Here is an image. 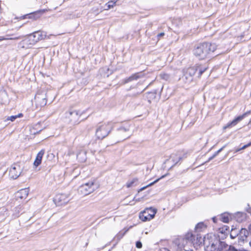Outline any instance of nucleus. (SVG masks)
Wrapping results in <instances>:
<instances>
[{
	"instance_id": "obj_1",
	"label": "nucleus",
	"mask_w": 251,
	"mask_h": 251,
	"mask_svg": "<svg viewBox=\"0 0 251 251\" xmlns=\"http://www.w3.org/2000/svg\"><path fill=\"white\" fill-rule=\"evenodd\" d=\"M216 49L217 46L215 44L204 43L195 48L194 54L200 59H204L213 53Z\"/></svg>"
},
{
	"instance_id": "obj_2",
	"label": "nucleus",
	"mask_w": 251,
	"mask_h": 251,
	"mask_svg": "<svg viewBox=\"0 0 251 251\" xmlns=\"http://www.w3.org/2000/svg\"><path fill=\"white\" fill-rule=\"evenodd\" d=\"M205 251H221L222 250V242L215 236L207 234L204 236V244Z\"/></svg>"
},
{
	"instance_id": "obj_3",
	"label": "nucleus",
	"mask_w": 251,
	"mask_h": 251,
	"mask_svg": "<svg viewBox=\"0 0 251 251\" xmlns=\"http://www.w3.org/2000/svg\"><path fill=\"white\" fill-rule=\"evenodd\" d=\"M183 240L186 242H190L192 244L196 249H198L204 244V237L202 238L201 233L194 232H188L184 235Z\"/></svg>"
},
{
	"instance_id": "obj_4",
	"label": "nucleus",
	"mask_w": 251,
	"mask_h": 251,
	"mask_svg": "<svg viewBox=\"0 0 251 251\" xmlns=\"http://www.w3.org/2000/svg\"><path fill=\"white\" fill-rule=\"evenodd\" d=\"M114 124L112 122L102 124L98 126L96 130V136L98 139L106 137L113 129Z\"/></svg>"
},
{
	"instance_id": "obj_5",
	"label": "nucleus",
	"mask_w": 251,
	"mask_h": 251,
	"mask_svg": "<svg viewBox=\"0 0 251 251\" xmlns=\"http://www.w3.org/2000/svg\"><path fill=\"white\" fill-rule=\"evenodd\" d=\"M131 136L130 133L129 132V129L121 127L118 129L116 133L115 134L114 140L112 144L120 142L123 141Z\"/></svg>"
},
{
	"instance_id": "obj_6",
	"label": "nucleus",
	"mask_w": 251,
	"mask_h": 251,
	"mask_svg": "<svg viewBox=\"0 0 251 251\" xmlns=\"http://www.w3.org/2000/svg\"><path fill=\"white\" fill-rule=\"evenodd\" d=\"M94 185V182L93 181L86 183L80 187L79 190L82 194L88 195L94 191L95 188Z\"/></svg>"
},
{
	"instance_id": "obj_7",
	"label": "nucleus",
	"mask_w": 251,
	"mask_h": 251,
	"mask_svg": "<svg viewBox=\"0 0 251 251\" xmlns=\"http://www.w3.org/2000/svg\"><path fill=\"white\" fill-rule=\"evenodd\" d=\"M22 169L18 164H14L9 170V176L11 178L15 179L17 178L21 175Z\"/></svg>"
},
{
	"instance_id": "obj_8",
	"label": "nucleus",
	"mask_w": 251,
	"mask_h": 251,
	"mask_svg": "<svg viewBox=\"0 0 251 251\" xmlns=\"http://www.w3.org/2000/svg\"><path fill=\"white\" fill-rule=\"evenodd\" d=\"M156 212L154 210H152L151 208L147 209L140 214L139 218L142 221L150 220L154 217Z\"/></svg>"
},
{
	"instance_id": "obj_9",
	"label": "nucleus",
	"mask_w": 251,
	"mask_h": 251,
	"mask_svg": "<svg viewBox=\"0 0 251 251\" xmlns=\"http://www.w3.org/2000/svg\"><path fill=\"white\" fill-rule=\"evenodd\" d=\"M251 113V111H248L244 113L243 115L238 116L237 118L234 119L232 121L228 123L226 126L224 127V129L229 128L235 126L239 122L241 121L244 118L248 115H250Z\"/></svg>"
},
{
	"instance_id": "obj_10",
	"label": "nucleus",
	"mask_w": 251,
	"mask_h": 251,
	"mask_svg": "<svg viewBox=\"0 0 251 251\" xmlns=\"http://www.w3.org/2000/svg\"><path fill=\"white\" fill-rule=\"evenodd\" d=\"M34 99L37 106L42 107L47 104V100L44 94H37Z\"/></svg>"
},
{
	"instance_id": "obj_11",
	"label": "nucleus",
	"mask_w": 251,
	"mask_h": 251,
	"mask_svg": "<svg viewBox=\"0 0 251 251\" xmlns=\"http://www.w3.org/2000/svg\"><path fill=\"white\" fill-rule=\"evenodd\" d=\"M31 37L33 38V42L32 44H35L40 40L44 39L46 35L42 31H35L30 34Z\"/></svg>"
},
{
	"instance_id": "obj_12",
	"label": "nucleus",
	"mask_w": 251,
	"mask_h": 251,
	"mask_svg": "<svg viewBox=\"0 0 251 251\" xmlns=\"http://www.w3.org/2000/svg\"><path fill=\"white\" fill-rule=\"evenodd\" d=\"M33 42V38L31 37V35L30 34L27 38L23 40L21 43L20 44L22 45L23 48H29L31 46L34 45V44H32Z\"/></svg>"
},
{
	"instance_id": "obj_13",
	"label": "nucleus",
	"mask_w": 251,
	"mask_h": 251,
	"mask_svg": "<svg viewBox=\"0 0 251 251\" xmlns=\"http://www.w3.org/2000/svg\"><path fill=\"white\" fill-rule=\"evenodd\" d=\"M45 153V150H41L37 154L35 160L33 163V166L35 167H37L41 164L43 156Z\"/></svg>"
},
{
	"instance_id": "obj_14",
	"label": "nucleus",
	"mask_w": 251,
	"mask_h": 251,
	"mask_svg": "<svg viewBox=\"0 0 251 251\" xmlns=\"http://www.w3.org/2000/svg\"><path fill=\"white\" fill-rule=\"evenodd\" d=\"M197 71V69L196 67H191L189 68L186 71L184 76L186 79H189V80H192V77L194 75L196 72Z\"/></svg>"
},
{
	"instance_id": "obj_15",
	"label": "nucleus",
	"mask_w": 251,
	"mask_h": 251,
	"mask_svg": "<svg viewBox=\"0 0 251 251\" xmlns=\"http://www.w3.org/2000/svg\"><path fill=\"white\" fill-rule=\"evenodd\" d=\"M144 76V74L142 72H139L132 75L128 78L125 79V83H127L130 81L137 80L140 78L143 77Z\"/></svg>"
},
{
	"instance_id": "obj_16",
	"label": "nucleus",
	"mask_w": 251,
	"mask_h": 251,
	"mask_svg": "<svg viewBox=\"0 0 251 251\" xmlns=\"http://www.w3.org/2000/svg\"><path fill=\"white\" fill-rule=\"evenodd\" d=\"M55 201L61 204H65L68 202L69 198L65 194H58L55 198Z\"/></svg>"
},
{
	"instance_id": "obj_17",
	"label": "nucleus",
	"mask_w": 251,
	"mask_h": 251,
	"mask_svg": "<svg viewBox=\"0 0 251 251\" xmlns=\"http://www.w3.org/2000/svg\"><path fill=\"white\" fill-rule=\"evenodd\" d=\"M29 191L28 188L21 189L17 192V197L21 199H25L28 195Z\"/></svg>"
},
{
	"instance_id": "obj_18",
	"label": "nucleus",
	"mask_w": 251,
	"mask_h": 251,
	"mask_svg": "<svg viewBox=\"0 0 251 251\" xmlns=\"http://www.w3.org/2000/svg\"><path fill=\"white\" fill-rule=\"evenodd\" d=\"M206 226L203 223L201 222L198 223L195 228V230L193 231L196 233H201V232L203 231L206 229Z\"/></svg>"
},
{
	"instance_id": "obj_19",
	"label": "nucleus",
	"mask_w": 251,
	"mask_h": 251,
	"mask_svg": "<svg viewBox=\"0 0 251 251\" xmlns=\"http://www.w3.org/2000/svg\"><path fill=\"white\" fill-rule=\"evenodd\" d=\"M220 219L224 223H228L231 220V216L228 213H224L220 215Z\"/></svg>"
},
{
	"instance_id": "obj_20",
	"label": "nucleus",
	"mask_w": 251,
	"mask_h": 251,
	"mask_svg": "<svg viewBox=\"0 0 251 251\" xmlns=\"http://www.w3.org/2000/svg\"><path fill=\"white\" fill-rule=\"evenodd\" d=\"M77 158L81 162H84L86 160V151L81 150L77 154Z\"/></svg>"
},
{
	"instance_id": "obj_21",
	"label": "nucleus",
	"mask_w": 251,
	"mask_h": 251,
	"mask_svg": "<svg viewBox=\"0 0 251 251\" xmlns=\"http://www.w3.org/2000/svg\"><path fill=\"white\" fill-rule=\"evenodd\" d=\"M0 98H1V100H0V102L1 104H6L8 102V97L5 92H2L0 94Z\"/></svg>"
},
{
	"instance_id": "obj_22",
	"label": "nucleus",
	"mask_w": 251,
	"mask_h": 251,
	"mask_svg": "<svg viewBox=\"0 0 251 251\" xmlns=\"http://www.w3.org/2000/svg\"><path fill=\"white\" fill-rule=\"evenodd\" d=\"M165 176V175L164 176H162L161 177H160L159 178H158L156 180H155L154 181L149 184L148 185H147V186H144L142 188H141V189H140L138 191V192H140L141 191H143L144 190H145V189H146L147 188H148V187L149 186H152V185H153L154 184H155V183H156L159 180H160V179L164 177V176Z\"/></svg>"
},
{
	"instance_id": "obj_23",
	"label": "nucleus",
	"mask_w": 251,
	"mask_h": 251,
	"mask_svg": "<svg viewBox=\"0 0 251 251\" xmlns=\"http://www.w3.org/2000/svg\"><path fill=\"white\" fill-rule=\"evenodd\" d=\"M239 232V230H237L236 228L233 227L231 229L230 237L231 238H235L238 235Z\"/></svg>"
},
{
	"instance_id": "obj_24",
	"label": "nucleus",
	"mask_w": 251,
	"mask_h": 251,
	"mask_svg": "<svg viewBox=\"0 0 251 251\" xmlns=\"http://www.w3.org/2000/svg\"><path fill=\"white\" fill-rule=\"evenodd\" d=\"M22 116H23V114L20 113V114H19L16 115L8 117L6 119V120L7 121L10 120L11 121L13 122L15 119H16L17 118H20V117H22Z\"/></svg>"
},
{
	"instance_id": "obj_25",
	"label": "nucleus",
	"mask_w": 251,
	"mask_h": 251,
	"mask_svg": "<svg viewBox=\"0 0 251 251\" xmlns=\"http://www.w3.org/2000/svg\"><path fill=\"white\" fill-rule=\"evenodd\" d=\"M115 5L114 1H109L105 4L106 8H105V10H108L110 8L114 7Z\"/></svg>"
},
{
	"instance_id": "obj_26",
	"label": "nucleus",
	"mask_w": 251,
	"mask_h": 251,
	"mask_svg": "<svg viewBox=\"0 0 251 251\" xmlns=\"http://www.w3.org/2000/svg\"><path fill=\"white\" fill-rule=\"evenodd\" d=\"M137 181H138L137 178L133 179L131 181H129L126 183L127 187L129 188L130 187H132V186H133V184L137 182Z\"/></svg>"
},
{
	"instance_id": "obj_27",
	"label": "nucleus",
	"mask_w": 251,
	"mask_h": 251,
	"mask_svg": "<svg viewBox=\"0 0 251 251\" xmlns=\"http://www.w3.org/2000/svg\"><path fill=\"white\" fill-rule=\"evenodd\" d=\"M249 231H248L245 228H242L240 231V233L241 234H243L246 237H247L248 236V235L249 234Z\"/></svg>"
},
{
	"instance_id": "obj_28",
	"label": "nucleus",
	"mask_w": 251,
	"mask_h": 251,
	"mask_svg": "<svg viewBox=\"0 0 251 251\" xmlns=\"http://www.w3.org/2000/svg\"><path fill=\"white\" fill-rule=\"evenodd\" d=\"M196 68L197 69V71H199V76H201L202 74L206 70V68L201 69L199 67H197Z\"/></svg>"
},
{
	"instance_id": "obj_29",
	"label": "nucleus",
	"mask_w": 251,
	"mask_h": 251,
	"mask_svg": "<svg viewBox=\"0 0 251 251\" xmlns=\"http://www.w3.org/2000/svg\"><path fill=\"white\" fill-rule=\"evenodd\" d=\"M70 114L71 115H76V116H78V115H80L81 114L80 113V112L79 111H77V110H73V111H70Z\"/></svg>"
},
{
	"instance_id": "obj_30",
	"label": "nucleus",
	"mask_w": 251,
	"mask_h": 251,
	"mask_svg": "<svg viewBox=\"0 0 251 251\" xmlns=\"http://www.w3.org/2000/svg\"><path fill=\"white\" fill-rule=\"evenodd\" d=\"M20 39V37H17L15 38H4L3 37H0V41L4 40H17Z\"/></svg>"
},
{
	"instance_id": "obj_31",
	"label": "nucleus",
	"mask_w": 251,
	"mask_h": 251,
	"mask_svg": "<svg viewBox=\"0 0 251 251\" xmlns=\"http://www.w3.org/2000/svg\"><path fill=\"white\" fill-rule=\"evenodd\" d=\"M223 148H221V149H220L219 150H218L213 156H212L211 157H210L208 160L207 161V162H209L211 160L213 159L217 155H218L219 154V153L220 152H221V151L222 150Z\"/></svg>"
},
{
	"instance_id": "obj_32",
	"label": "nucleus",
	"mask_w": 251,
	"mask_h": 251,
	"mask_svg": "<svg viewBox=\"0 0 251 251\" xmlns=\"http://www.w3.org/2000/svg\"><path fill=\"white\" fill-rule=\"evenodd\" d=\"M136 246L137 248L140 249V248H142V244L141 242L138 241L136 242Z\"/></svg>"
},
{
	"instance_id": "obj_33",
	"label": "nucleus",
	"mask_w": 251,
	"mask_h": 251,
	"mask_svg": "<svg viewBox=\"0 0 251 251\" xmlns=\"http://www.w3.org/2000/svg\"><path fill=\"white\" fill-rule=\"evenodd\" d=\"M250 146H251V142H250L249 143H248V144L246 145H244L243 147H242L241 149V150H244L245 149H246L247 148L250 147Z\"/></svg>"
},
{
	"instance_id": "obj_34",
	"label": "nucleus",
	"mask_w": 251,
	"mask_h": 251,
	"mask_svg": "<svg viewBox=\"0 0 251 251\" xmlns=\"http://www.w3.org/2000/svg\"><path fill=\"white\" fill-rule=\"evenodd\" d=\"M248 229L249 232L251 234V223L248 226Z\"/></svg>"
},
{
	"instance_id": "obj_35",
	"label": "nucleus",
	"mask_w": 251,
	"mask_h": 251,
	"mask_svg": "<svg viewBox=\"0 0 251 251\" xmlns=\"http://www.w3.org/2000/svg\"><path fill=\"white\" fill-rule=\"evenodd\" d=\"M159 251H170L169 250L166 248H162L160 249Z\"/></svg>"
},
{
	"instance_id": "obj_36",
	"label": "nucleus",
	"mask_w": 251,
	"mask_h": 251,
	"mask_svg": "<svg viewBox=\"0 0 251 251\" xmlns=\"http://www.w3.org/2000/svg\"><path fill=\"white\" fill-rule=\"evenodd\" d=\"M232 36H233V37H236V36H237V35L236 34H235V31H233V32H232Z\"/></svg>"
},
{
	"instance_id": "obj_37",
	"label": "nucleus",
	"mask_w": 251,
	"mask_h": 251,
	"mask_svg": "<svg viewBox=\"0 0 251 251\" xmlns=\"http://www.w3.org/2000/svg\"><path fill=\"white\" fill-rule=\"evenodd\" d=\"M164 35V32H161L160 33H159L158 35V37H161V36H163Z\"/></svg>"
},
{
	"instance_id": "obj_38",
	"label": "nucleus",
	"mask_w": 251,
	"mask_h": 251,
	"mask_svg": "<svg viewBox=\"0 0 251 251\" xmlns=\"http://www.w3.org/2000/svg\"><path fill=\"white\" fill-rule=\"evenodd\" d=\"M248 126L251 127V119H250L249 122L248 123Z\"/></svg>"
},
{
	"instance_id": "obj_39",
	"label": "nucleus",
	"mask_w": 251,
	"mask_h": 251,
	"mask_svg": "<svg viewBox=\"0 0 251 251\" xmlns=\"http://www.w3.org/2000/svg\"><path fill=\"white\" fill-rule=\"evenodd\" d=\"M212 220H213V221L214 222V223H216V217H213L212 218Z\"/></svg>"
},
{
	"instance_id": "obj_40",
	"label": "nucleus",
	"mask_w": 251,
	"mask_h": 251,
	"mask_svg": "<svg viewBox=\"0 0 251 251\" xmlns=\"http://www.w3.org/2000/svg\"><path fill=\"white\" fill-rule=\"evenodd\" d=\"M241 148H240V149H237V150L235 151V152H238V151H241Z\"/></svg>"
},
{
	"instance_id": "obj_41",
	"label": "nucleus",
	"mask_w": 251,
	"mask_h": 251,
	"mask_svg": "<svg viewBox=\"0 0 251 251\" xmlns=\"http://www.w3.org/2000/svg\"><path fill=\"white\" fill-rule=\"evenodd\" d=\"M249 245H250V247H251V240L249 242Z\"/></svg>"
},
{
	"instance_id": "obj_42",
	"label": "nucleus",
	"mask_w": 251,
	"mask_h": 251,
	"mask_svg": "<svg viewBox=\"0 0 251 251\" xmlns=\"http://www.w3.org/2000/svg\"><path fill=\"white\" fill-rule=\"evenodd\" d=\"M144 90L145 89L142 90L139 93L140 94V93H142L144 91Z\"/></svg>"
},
{
	"instance_id": "obj_43",
	"label": "nucleus",
	"mask_w": 251,
	"mask_h": 251,
	"mask_svg": "<svg viewBox=\"0 0 251 251\" xmlns=\"http://www.w3.org/2000/svg\"><path fill=\"white\" fill-rule=\"evenodd\" d=\"M242 216H243L244 218H245V215L244 214H241Z\"/></svg>"
},
{
	"instance_id": "obj_44",
	"label": "nucleus",
	"mask_w": 251,
	"mask_h": 251,
	"mask_svg": "<svg viewBox=\"0 0 251 251\" xmlns=\"http://www.w3.org/2000/svg\"><path fill=\"white\" fill-rule=\"evenodd\" d=\"M193 251V250H188V251Z\"/></svg>"
},
{
	"instance_id": "obj_45",
	"label": "nucleus",
	"mask_w": 251,
	"mask_h": 251,
	"mask_svg": "<svg viewBox=\"0 0 251 251\" xmlns=\"http://www.w3.org/2000/svg\"><path fill=\"white\" fill-rule=\"evenodd\" d=\"M229 251H230V249H229Z\"/></svg>"
}]
</instances>
